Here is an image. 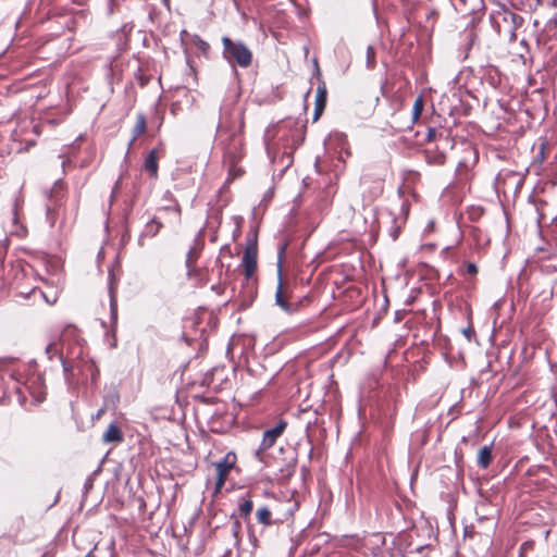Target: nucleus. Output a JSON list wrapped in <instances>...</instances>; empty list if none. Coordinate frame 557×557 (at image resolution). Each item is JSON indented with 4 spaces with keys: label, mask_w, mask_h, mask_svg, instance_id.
<instances>
[{
    "label": "nucleus",
    "mask_w": 557,
    "mask_h": 557,
    "mask_svg": "<svg viewBox=\"0 0 557 557\" xmlns=\"http://www.w3.org/2000/svg\"><path fill=\"white\" fill-rule=\"evenodd\" d=\"M223 55L227 62H236L242 67L251 64L252 53L242 41H234L228 37L222 38Z\"/></svg>",
    "instance_id": "1"
},
{
    "label": "nucleus",
    "mask_w": 557,
    "mask_h": 557,
    "mask_svg": "<svg viewBox=\"0 0 557 557\" xmlns=\"http://www.w3.org/2000/svg\"><path fill=\"white\" fill-rule=\"evenodd\" d=\"M237 461V457L235 453L228 451L220 461L214 462V469L216 472L215 480V488L214 493L218 494L221 488L224 486L225 481L231 472V470L235 467Z\"/></svg>",
    "instance_id": "2"
},
{
    "label": "nucleus",
    "mask_w": 557,
    "mask_h": 557,
    "mask_svg": "<svg viewBox=\"0 0 557 557\" xmlns=\"http://www.w3.org/2000/svg\"><path fill=\"white\" fill-rule=\"evenodd\" d=\"M286 426L287 422L285 420H280L275 426L265 430L263 432L262 441L256 451V455L259 456L263 451L271 448L275 444L276 440L283 434Z\"/></svg>",
    "instance_id": "3"
},
{
    "label": "nucleus",
    "mask_w": 557,
    "mask_h": 557,
    "mask_svg": "<svg viewBox=\"0 0 557 557\" xmlns=\"http://www.w3.org/2000/svg\"><path fill=\"white\" fill-rule=\"evenodd\" d=\"M423 532L428 535V542L424 544L420 543V555L426 550L424 557H435L437 555L438 547L436 545L437 543V535L434 532L433 527L428 520H424L422 523L420 521V533Z\"/></svg>",
    "instance_id": "4"
},
{
    "label": "nucleus",
    "mask_w": 557,
    "mask_h": 557,
    "mask_svg": "<svg viewBox=\"0 0 557 557\" xmlns=\"http://www.w3.org/2000/svg\"><path fill=\"white\" fill-rule=\"evenodd\" d=\"M242 267L246 278H250L255 274L257 269V246L255 244L246 247L242 259Z\"/></svg>",
    "instance_id": "5"
},
{
    "label": "nucleus",
    "mask_w": 557,
    "mask_h": 557,
    "mask_svg": "<svg viewBox=\"0 0 557 557\" xmlns=\"http://www.w3.org/2000/svg\"><path fill=\"white\" fill-rule=\"evenodd\" d=\"M277 275H278V282H277L276 292H275V304L285 312L293 313L294 307L285 300L284 293H283L281 260L278 261V264H277Z\"/></svg>",
    "instance_id": "6"
},
{
    "label": "nucleus",
    "mask_w": 557,
    "mask_h": 557,
    "mask_svg": "<svg viewBox=\"0 0 557 557\" xmlns=\"http://www.w3.org/2000/svg\"><path fill=\"white\" fill-rule=\"evenodd\" d=\"M326 96H327V90H326L325 83L323 81H321L317 88L315 98H314L313 121H317L320 117V115L323 113L325 106H326Z\"/></svg>",
    "instance_id": "7"
},
{
    "label": "nucleus",
    "mask_w": 557,
    "mask_h": 557,
    "mask_svg": "<svg viewBox=\"0 0 557 557\" xmlns=\"http://www.w3.org/2000/svg\"><path fill=\"white\" fill-rule=\"evenodd\" d=\"M434 28V23L431 25L430 30L421 32L420 30V63L426 60H431V37H432V30Z\"/></svg>",
    "instance_id": "8"
},
{
    "label": "nucleus",
    "mask_w": 557,
    "mask_h": 557,
    "mask_svg": "<svg viewBox=\"0 0 557 557\" xmlns=\"http://www.w3.org/2000/svg\"><path fill=\"white\" fill-rule=\"evenodd\" d=\"M124 436L115 423H111L102 435L103 443H121Z\"/></svg>",
    "instance_id": "9"
},
{
    "label": "nucleus",
    "mask_w": 557,
    "mask_h": 557,
    "mask_svg": "<svg viewBox=\"0 0 557 557\" xmlns=\"http://www.w3.org/2000/svg\"><path fill=\"white\" fill-rule=\"evenodd\" d=\"M478 466L482 469H486L493 461L492 445L483 446L478 451Z\"/></svg>",
    "instance_id": "10"
},
{
    "label": "nucleus",
    "mask_w": 557,
    "mask_h": 557,
    "mask_svg": "<svg viewBox=\"0 0 557 557\" xmlns=\"http://www.w3.org/2000/svg\"><path fill=\"white\" fill-rule=\"evenodd\" d=\"M45 352H46L47 358L49 360L53 359V357H55V356H59L60 360L62 362L64 372L69 371V368L65 366V363L63 361V358H62V354H61V350H60V347H59V338L53 341V342H51V343H49L46 346Z\"/></svg>",
    "instance_id": "11"
},
{
    "label": "nucleus",
    "mask_w": 557,
    "mask_h": 557,
    "mask_svg": "<svg viewBox=\"0 0 557 557\" xmlns=\"http://www.w3.org/2000/svg\"><path fill=\"white\" fill-rule=\"evenodd\" d=\"M144 169L152 176L157 177L158 175V162H157V153L154 150H151L144 161Z\"/></svg>",
    "instance_id": "12"
},
{
    "label": "nucleus",
    "mask_w": 557,
    "mask_h": 557,
    "mask_svg": "<svg viewBox=\"0 0 557 557\" xmlns=\"http://www.w3.org/2000/svg\"><path fill=\"white\" fill-rule=\"evenodd\" d=\"M146 131V117L143 113H138L136 117V124L133 128V137L129 141V145H132L137 137H139L141 134H144Z\"/></svg>",
    "instance_id": "13"
},
{
    "label": "nucleus",
    "mask_w": 557,
    "mask_h": 557,
    "mask_svg": "<svg viewBox=\"0 0 557 557\" xmlns=\"http://www.w3.org/2000/svg\"><path fill=\"white\" fill-rule=\"evenodd\" d=\"M548 141L546 138H540L539 151L534 156V162L543 164L547 158Z\"/></svg>",
    "instance_id": "14"
},
{
    "label": "nucleus",
    "mask_w": 557,
    "mask_h": 557,
    "mask_svg": "<svg viewBox=\"0 0 557 557\" xmlns=\"http://www.w3.org/2000/svg\"><path fill=\"white\" fill-rule=\"evenodd\" d=\"M426 162L430 164H444L446 157L443 152L432 153L430 149L424 150Z\"/></svg>",
    "instance_id": "15"
},
{
    "label": "nucleus",
    "mask_w": 557,
    "mask_h": 557,
    "mask_svg": "<svg viewBox=\"0 0 557 557\" xmlns=\"http://www.w3.org/2000/svg\"><path fill=\"white\" fill-rule=\"evenodd\" d=\"M240 159V156H236L232 151L227 150L224 156V161L230 165V172L235 173L236 175L240 174V171L235 169L236 162Z\"/></svg>",
    "instance_id": "16"
},
{
    "label": "nucleus",
    "mask_w": 557,
    "mask_h": 557,
    "mask_svg": "<svg viewBox=\"0 0 557 557\" xmlns=\"http://www.w3.org/2000/svg\"><path fill=\"white\" fill-rule=\"evenodd\" d=\"M437 271L428 265L426 263L420 262V280H432L436 277Z\"/></svg>",
    "instance_id": "17"
},
{
    "label": "nucleus",
    "mask_w": 557,
    "mask_h": 557,
    "mask_svg": "<svg viewBox=\"0 0 557 557\" xmlns=\"http://www.w3.org/2000/svg\"><path fill=\"white\" fill-rule=\"evenodd\" d=\"M256 516H257V520L260 523H262L264 525L271 524V511L269 510V508L267 506L259 508L256 512Z\"/></svg>",
    "instance_id": "18"
},
{
    "label": "nucleus",
    "mask_w": 557,
    "mask_h": 557,
    "mask_svg": "<svg viewBox=\"0 0 557 557\" xmlns=\"http://www.w3.org/2000/svg\"><path fill=\"white\" fill-rule=\"evenodd\" d=\"M373 542L375 544V547L373 546L372 547V552H373V555L375 557H392V554L389 552H382L377 546L376 544L379 542H382L384 544V539L380 535V534H376L373 536Z\"/></svg>",
    "instance_id": "19"
},
{
    "label": "nucleus",
    "mask_w": 557,
    "mask_h": 557,
    "mask_svg": "<svg viewBox=\"0 0 557 557\" xmlns=\"http://www.w3.org/2000/svg\"><path fill=\"white\" fill-rule=\"evenodd\" d=\"M252 508H253V504H252V502L250 499H242L240 500V503H239V511L244 516L250 515V512L252 511Z\"/></svg>",
    "instance_id": "20"
},
{
    "label": "nucleus",
    "mask_w": 557,
    "mask_h": 557,
    "mask_svg": "<svg viewBox=\"0 0 557 557\" xmlns=\"http://www.w3.org/2000/svg\"><path fill=\"white\" fill-rule=\"evenodd\" d=\"M193 42L201 52L206 53L209 50V44L197 35L193 37Z\"/></svg>",
    "instance_id": "21"
},
{
    "label": "nucleus",
    "mask_w": 557,
    "mask_h": 557,
    "mask_svg": "<svg viewBox=\"0 0 557 557\" xmlns=\"http://www.w3.org/2000/svg\"><path fill=\"white\" fill-rule=\"evenodd\" d=\"M110 294H111V300H110L111 318H112L113 321H116V319H117V307H116L115 298L113 296L112 288L110 289Z\"/></svg>",
    "instance_id": "22"
},
{
    "label": "nucleus",
    "mask_w": 557,
    "mask_h": 557,
    "mask_svg": "<svg viewBox=\"0 0 557 557\" xmlns=\"http://www.w3.org/2000/svg\"><path fill=\"white\" fill-rule=\"evenodd\" d=\"M436 230V224L434 220H430L424 228L423 237L426 238L431 233H434Z\"/></svg>",
    "instance_id": "23"
},
{
    "label": "nucleus",
    "mask_w": 557,
    "mask_h": 557,
    "mask_svg": "<svg viewBox=\"0 0 557 557\" xmlns=\"http://www.w3.org/2000/svg\"><path fill=\"white\" fill-rule=\"evenodd\" d=\"M367 64L369 67H372L374 64V49L371 46L367 49Z\"/></svg>",
    "instance_id": "24"
},
{
    "label": "nucleus",
    "mask_w": 557,
    "mask_h": 557,
    "mask_svg": "<svg viewBox=\"0 0 557 557\" xmlns=\"http://www.w3.org/2000/svg\"><path fill=\"white\" fill-rule=\"evenodd\" d=\"M147 227L152 233V235H156L161 227V223L157 222L156 220H151Z\"/></svg>",
    "instance_id": "25"
},
{
    "label": "nucleus",
    "mask_w": 557,
    "mask_h": 557,
    "mask_svg": "<svg viewBox=\"0 0 557 557\" xmlns=\"http://www.w3.org/2000/svg\"><path fill=\"white\" fill-rule=\"evenodd\" d=\"M438 246V243L436 240H426L424 242L420 248L422 249H430V250H433V249H436Z\"/></svg>",
    "instance_id": "26"
},
{
    "label": "nucleus",
    "mask_w": 557,
    "mask_h": 557,
    "mask_svg": "<svg viewBox=\"0 0 557 557\" xmlns=\"http://www.w3.org/2000/svg\"><path fill=\"white\" fill-rule=\"evenodd\" d=\"M418 108H419L418 98H416V100L412 103V120H413V122H416L418 120Z\"/></svg>",
    "instance_id": "27"
},
{
    "label": "nucleus",
    "mask_w": 557,
    "mask_h": 557,
    "mask_svg": "<svg viewBox=\"0 0 557 557\" xmlns=\"http://www.w3.org/2000/svg\"><path fill=\"white\" fill-rule=\"evenodd\" d=\"M467 272L470 275H475L478 273V267L474 263L469 262L467 263Z\"/></svg>",
    "instance_id": "28"
},
{
    "label": "nucleus",
    "mask_w": 557,
    "mask_h": 557,
    "mask_svg": "<svg viewBox=\"0 0 557 557\" xmlns=\"http://www.w3.org/2000/svg\"><path fill=\"white\" fill-rule=\"evenodd\" d=\"M436 137V131L435 128H429V132H428V135H426V141L428 143H431L435 139Z\"/></svg>",
    "instance_id": "29"
},
{
    "label": "nucleus",
    "mask_w": 557,
    "mask_h": 557,
    "mask_svg": "<svg viewBox=\"0 0 557 557\" xmlns=\"http://www.w3.org/2000/svg\"><path fill=\"white\" fill-rule=\"evenodd\" d=\"M462 333L465 334V336L470 341L472 335L474 334V331L472 327H467V329H463Z\"/></svg>",
    "instance_id": "30"
},
{
    "label": "nucleus",
    "mask_w": 557,
    "mask_h": 557,
    "mask_svg": "<svg viewBox=\"0 0 557 557\" xmlns=\"http://www.w3.org/2000/svg\"><path fill=\"white\" fill-rule=\"evenodd\" d=\"M510 15H511V20H512V22H513L515 24H517V23H518V20H519L520 22L522 21V17H521L520 15L516 14V13H510Z\"/></svg>",
    "instance_id": "31"
},
{
    "label": "nucleus",
    "mask_w": 557,
    "mask_h": 557,
    "mask_svg": "<svg viewBox=\"0 0 557 557\" xmlns=\"http://www.w3.org/2000/svg\"><path fill=\"white\" fill-rule=\"evenodd\" d=\"M418 474V467H416L413 470H412V473H411V480H410V485L412 486L413 485V480H414V476Z\"/></svg>",
    "instance_id": "32"
},
{
    "label": "nucleus",
    "mask_w": 557,
    "mask_h": 557,
    "mask_svg": "<svg viewBox=\"0 0 557 557\" xmlns=\"http://www.w3.org/2000/svg\"><path fill=\"white\" fill-rule=\"evenodd\" d=\"M423 81H424V74L422 72H420V78H419L420 85L423 83Z\"/></svg>",
    "instance_id": "33"
},
{
    "label": "nucleus",
    "mask_w": 557,
    "mask_h": 557,
    "mask_svg": "<svg viewBox=\"0 0 557 557\" xmlns=\"http://www.w3.org/2000/svg\"><path fill=\"white\" fill-rule=\"evenodd\" d=\"M422 109H423V104H422V100L420 99V107H419L420 113L422 112Z\"/></svg>",
    "instance_id": "34"
}]
</instances>
